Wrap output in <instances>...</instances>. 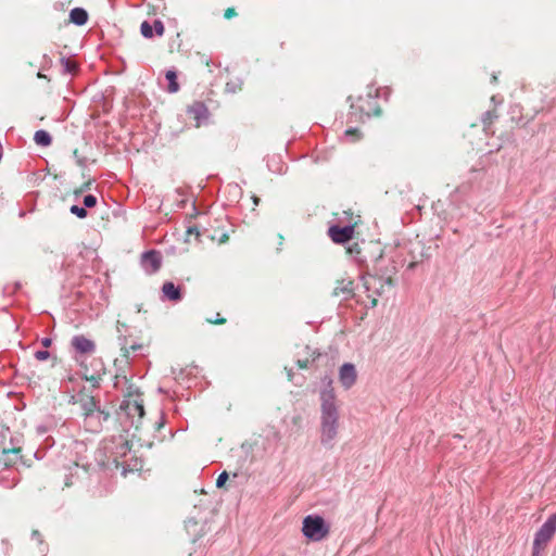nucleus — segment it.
<instances>
[{
	"mask_svg": "<svg viewBox=\"0 0 556 556\" xmlns=\"http://www.w3.org/2000/svg\"><path fill=\"white\" fill-rule=\"evenodd\" d=\"M22 452L21 447H5L3 446L2 453L0 455V464L4 467H10L14 465Z\"/></svg>",
	"mask_w": 556,
	"mask_h": 556,
	"instance_id": "obj_18",
	"label": "nucleus"
},
{
	"mask_svg": "<svg viewBox=\"0 0 556 556\" xmlns=\"http://www.w3.org/2000/svg\"><path fill=\"white\" fill-rule=\"evenodd\" d=\"M555 292H556V285H555Z\"/></svg>",
	"mask_w": 556,
	"mask_h": 556,
	"instance_id": "obj_46",
	"label": "nucleus"
},
{
	"mask_svg": "<svg viewBox=\"0 0 556 556\" xmlns=\"http://www.w3.org/2000/svg\"><path fill=\"white\" fill-rule=\"evenodd\" d=\"M164 295L173 301H178L181 298L180 290L173 282H165L162 287Z\"/></svg>",
	"mask_w": 556,
	"mask_h": 556,
	"instance_id": "obj_20",
	"label": "nucleus"
},
{
	"mask_svg": "<svg viewBox=\"0 0 556 556\" xmlns=\"http://www.w3.org/2000/svg\"><path fill=\"white\" fill-rule=\"evenodd\" d=\"M345 252L349 255H354L356 262L359 263V260L362 257V243H353L352 245L346 248Z\"/></svg>",
	"mask_w": 556,
	"mask_h": 556,
	"instance_id": "obj_24",
	"label": "nucleus"
},
{
	"mask_svg": "<svg viewBox=\"0 0 556 556\" xmlns=\"http://www.w3.org/2000/svg\"><path fill=\"white\" fill-rule=\"evenodd\" d=\"M544 549L536 548L535 546L532 547V556H542V553Z\"/></svg>",
	"mask_w": 556,
	"mask_h": 556,
	"instance_id": "obj_37",
	"label": "nucleus"
},
{
	"mask_svg": "<svg viewBox=\"0 0 556 556\" xmlns=\"http://www.w3.org/2000/svg\"><path fill=\"white\" fill-rule=\"evenodd\" d=\"M321 430L320 441L325 446H332V442L338 434V412L334 405L332 393L325 394L321 405Z\"/></svg>",
	"mask_w": 556,
	"mask_h": 556,
	"instance_id": "obj_2",
	"label": "nucleus"
},
{
	"mask_svg": "<svg viewBox=\"0 0 556 556\" xmlns=\"http://www.w3.org/2000/svg\"><path fill=\"white\" fill-rule=\"evenodd\" d=\"M281 240H283V237L280 235L278 238V241H281Z\"/></svg>",
	"mask_w": 556,
	"mask_h": 556,
	"instance_id": "obj_44",
	"label": "nucleus"
},
{
	"mask_svg": "<svg viewBox=\"0 0 556 556\" xmlns=\"http://www.w3.org/2000/svg\"><path fill=\"white\" fill-rule=\"evenodd\" d=\"M140 31L143 37L151 38L153 36V26H151L147 21L141 23Z\"/></svg>",
	"mask_w": 556,
	"mask_h": 556,
	"instance_id": "obj_26",
	"label": "nucleus"
},
{
	"mask_svg": "<svg viewBox=\"0 0 556 556\" xmlns=\"http://www.w3.org/2000/svg\"><path fill=\"white\" fill-rule=\"evenodd\" d=\"M302 532L312 541H320L329 533V527L320 516L308 515L303 519Z\"/></svg>",
	"mask_w": 556,
	"mask_h": 556,
	"instance_id": "obj_4",
	"label": "nucleus"
},
{
	"mask_svg": "<svg viewBox=\"0 0 556 556\" xmlns=\"http://www.w3.org/2000/svg\"><path fill=\"white\" fill-rule=\"evenodd\" d=\"M84 204L87 207H93L97 204V198L92 194H88L84 198Z\"/></svg>",
	"mask_w": 556,
	"mask_h": 556,
	"instance_id": "obj_30",
	"label": "nucleus"
},
{
	"mask_svg": "<svg viewBox=\"0 0 556 556\" xmlns=\"http://www.w3.org/2000/svg\"><path fill=\"white\" fill-rule=\"evenodd\" d=\"M350 216L349 225L341 227L338 225L331 226L328 229V236L330 239L338 244L345 243L354 237L355 228L361 223V216H354L352 213L345 212Z\"/></svg>",
	"mask_w": 556,
	"mask_h": 556,
	"instance_id": "obj_5",
	"label": "nucleus"
},
{
	"mask_svg": "<svg viewBox=\"0 0 556 556\" xmlns=\"http://www.w3.org/2000/svg\"><path fill=\"white\" fill-rule=\"evenodd\" d=\"M198 55L200 58V63L205 65L206 67H208V72L211 73L212 72L210 70L211 60L205 54L198 53Z\"/></svg>",
	"mask_w": 556,
	"mask_h": 556,
	"instance_id": "obj_36",
	"label": "nucleus"
},
{
	"mask_svg": "<svg viewBox=\"0 0 556 556\" xmlns=\"http://www.w3.org/2000/svg\"><path fill=\"white\" fill-rule=\"evenodd\" d=\"M71 213L76 215L77 217L79 218H85L87 217V211L86 208L84 207H80L78 205H72L71 208H70Z\"/></svg>",
	"mask_w": 556,
	"mask_h": 556,
	"instance_id": "obj_28",
	"label": "nucleus"
},
{
	"mask_svg": "<svg viewBox=\"0 0 556 556\" xmlns=\"http://www.w3.org/2000/svg\"><path fill=\"white\" fill-rule=\"evenodd\" d=\"M357 378L355 366L350 363H345L341 366L339 371V380L345 389H350Z\"/></svg>",
	"mask_w": 556,
	"mask_h": 556,
	"instance_id": "obj_15",
	"label": "nucleus"
},
{
	"mask_svg": "<svg viewBox=\"0 0 556 556\" xmlns=\"http://www.w3.org/2000/svg\"><path fill=\"white\" fill-rule=\"evenodd\" d=\"M281 240H283V237L280 235L278 238V241H281Z\"/></svg>",
	"mask_w": 556,
	"mask_h": 556,
	"instance_id": "obj_45",
	"label": "nucleus"
},
{
	"mask_svg": "<svg viewBox=\"0 0 556 556\" xmlns=\"http://www.w3.org/2000/svg\"><path fill=\"white\" fill-rule=\"evenodd\" d=\"M94 182V179L92 178H89L87 181H85L80 187L76 188L73 193L74 195L78 197L80 195L81 193H84L85 191L89 190L92 186V184Z\"/></svg>",
	"mask_w": 556,
	"mask_h": 556,
	"instance_id": "obj_25",
	"label": "nucleus"
},
{
	"mask_svg": "<svg viewBox=\"0 0 556 556\" xmlns=\"http://www.w3.org/2000/svg\"><path fill=\"white\" fill-rule=\"evenodd\" d=\"M41 343L45 348H49L51 345L52 341L50 338H45V339H42Z\"/></svg>",
	"mask_w": 556,
	"mask_h": 556,
	"instance_id": "obj_38",
	"label": "nucleus"
},
{
	"mask_svg": "<svg viewBox=\"0 0 556 556\" xmlns=\"http://www.w3.org/2000/svg\"><path fill=\"white\" fill-rule=\"evenodd\" d=\"M33 535L39 536V531L38 530H34L33 531Z\"/></svg>",
	"mask_w": 556,
	"mask_h": 556,
	"instance_id": "obj_41",
	"label": "nucleus"
},
{
	"mask_svg": "<svg viewBox=\"0 0 556 556\" xmlns=\"http://www.w3.org/2000/svg\"><path fill=\"white\" fill-rule=\"evenodd\" d=\"M34 140L38 146L48 147L52 142V138L46 130H37L34 135Z\"/></svg>",
	"mask_w": 556,
	"mask_h": 556,
	"instance_id": "obj_21",
	"label": "nucleus"
},
{
	"mask_svg": "<svg viewBox=\"0 0 556 556\" xmlns=\"http://www.w3.org/2000/svg\"><path fill=\"white\" fill-rule=\"evenodd\" d=\"M156 425H157V428L163 427V422L162 421L157 422Z\"/></svg>",
	"mask_w": 556,
	"mask_h": 556,
	"instance_id": "obj_43",
	"label": "nucleus"
},
{
	"mask_svg": "<svg viewBox=\"0 0 556 556\" xmlns=\"http://www.w3.org/2000/svg\"><path fill=\"white\" fill-rule=\"evenodd\" d=\"M351 114L355 116V121H363L364 117L376 116L382 114V110L378 103V91L369 89L366 94L358 96L351 102Z\"/></svg>",
	"mask_w": 556,
	"mask_h": 556,
	"instance_id": "obj_3",
	"label": "nucleus"
},
{
	"mask_svg": "<svg viewBox=\"0 0 556 556\" xmlns=\"http://www.w3.org/2000/svg\"><path fill=\"white\" fill-rule=\"evenodd\" d=\"M49 356H50V353L48 351H37L35 353L36 359H38L40 362L48 359Z\"/></svg>",
	"mask_w": 556,
	"mask_h": 556,
	"instance_id": "obj_34",
	"label": "nucleus"
},
{
	"mask_svg": "<svg viewBox=\"0 0 556 556\" xmlns=\"http://www.w3.org/2000/svg\"><path fill=\"white\" fill-rule=\"evenodd\" d=\"M353 280L349 278H342L338 279L336 281V287L333 288L332 294L334 296H340L344 300H348L353 296L354 294V288H353Z\"/></svg>",
	"mask_w": 556,
	"mask_h": 556,
	"instance_id": "obj_16",
	"label": "nucleus"
},
{
	"mask_svg": "<svg viewBox=\"0 0 556 556\" xmlns=\"http://www.w3.org/2000/svg\"><path fill=\"white\" fill-rule=\"evenodd\" d=\"M142 348L141 344H131L129 346H123L121 349L119 356L123 358H126V361H129V364L132 363L134 358L131 357V354L139 351Z\"/></svg>",
	"mask_w": 556,
	"mask_h": 556,
	"instance_id": "obj_23",
	"label": "nucleus"
},
{
	"mask_svg": "<svg viewBox=\"0 0 556 556\" xmlns=\"http://www.w3.org/2000/svg\"><path fill=\"white\" fill-rule=\"evenodd\" d=\"M121 448L123 450V453L125 454V452L129 450L128 442H124L122 444Z\"/></svg>",
	"mask_w": 556,
	"mask_h": 556,
	"instance_id": "obj_39",
	"label": "nucleus"
},
{
	"mask_svg": "<svg viewBox=\"0 0 556 556\" xmlns=\"http://www.w3.org/2000/svg\"><path fill=\"white\" fill-rule=\"evenodd\" d=\"M237 16V11L235 8H227L224 12V17L226 20H230L232 17Z\"/></svg>",
	"mask_w": 556,
	"mask_h": 556,
	"instance_id": "obj_35",
	"label": "nucleus"
},
{
	"mask_svg": "<svg viewBox=\"0 0 556 556\" xmlns=\"http://www.w3.org/2000/svg\"><path fill=\"white\" fill-rule=\"evenodd\" d=\"M189 119L193 121V126L199 128L208 118V109L201 101H194L186 110Z\"/></svg>",
	"mask_w": 556,
	"mask_h": 556,
	"instance_id": "obj_12",
	"label": "nucleus"
},
{
	"mask_svg": "<svg viewBox=\"0 0 556 556\" xmlns=\"http://www.w3.org/2000/svg\"><path fill=\"white\" fill-rule=\"evenodd\" d=\"M384 254V248L379 240L362 241V257L359 264L368 268L375 266Z\"/></svg>",
	"mask_w": 556,
	"mask_h": 556,
	"instance_id": "obj_8",
	"label": "nucleus"
},
{
	"mask_svg": "<svg viewBox=\"0 0 556 556\" xmlns=\"http://www.w3.org/2000/svg\"><path fill=\"white\" fill-rule=\"evenodd\" d=\"M113 365L115 368L114 386L117 387L121 379H123L125 382H128L126 372H127L128 367L130 366L129 361H126V358L118 356L114 359Z\"/></svg>",
	"mask_w": 556,
	"mask_h": 556,
	"instance_id": "obj_17",
	"label": "nucleus"
},
{
	"mask_svg": "<svg viewBox=\"0 0 556 556\" xmlns=\"http://www.w3.org/2000/svg\"><path fill=\"white\" fill-rule=\"evenodd\" d=\"M556 533V513L551 515L542 527L536 531L533 546L545 549Z\"/></svg>",
	"mask_w": 556,
	"mask_h": 556,
	"instance_id": "obj_9",
	"label": "nucleus"
},
{
	"mask_svg": "<svg viewBox=\"0 0 556 556\" xmlns=\"http://www.w3.org/2000/svg\"><path fill=\"white\" fill-rule=\"evenodd\" d=\"M153 30L156 33L157 36H162L164 34V25L161 21H155L153 25Z\"/></svg>",
	"mask_w": 556,
	"mask_h": 556,
	"instance_id": "obj_33",
	"label": "nucleus"
},
{
	"mask_svg": "<svg viewBox=\"0 0 556 556\" xmlns=\"http://www.w3.org/2000/svg\"><path fill=\"white\" fill-rule=\"evenodd\" d=\"M62 65L64 66V71L70 74L75 73L77 68V64L70 59H62Z\"/></svg>",
	"mask_w": 556,
	"mask_h": 556,
	"instance_id": "obj_27",
	"label": "nucleus"
},
{
	"mask_svg": "<svg viewBox=\"0 0 556 556\" xmlns=\"http://www.w3.org/2000/svg\"><path fill=\"white\" fill-rule=\"evenodd\" d=\"M71 345L75 351L76 361L84 368V378L92 382L93 387H98L100 380H102V377L105 374L103 362L101 358H93L91 361V365H94L92 370H90L86 364L87 358L93 355L97 351L96 342L84 334H77L72 338Z\"/></svg>",
	"mask_w": 556,
	"mask_h": 556,
	"instance_id": "obj_1",
	"label": "nucleus"
},
{
	"mask_svg": "<svg viewBox=\"0 0 556 556\" xmlns=\"http://www.w3.org/2000/svg\"><path fill=\"white\" fill-rule=\"evenodd\" d=\"M147 256H151V257H154V253L153 252H150L147 254Z\"/></svg>",
	"mask_w": 556,
	"mask_h": 556,
	"instance_id": "obj_42",
	"label": "nucleus"
},
{
	"mask_svg": "<svg viewBox=\"0 0 556 556\" xmlns=\"http://www.w3.org/2000/svg\"><path fill=\"white\" fill-rule=\"evenodd\" d=\"M386 286H393V279L391 277H388L387 279H383L377 275H368L365 277L364 287L367 291V298L369 299L372 307L377 306L378 296L383 293Z\"/></svg>",
	"mask_w": 556,
	"mask_h": 556,
	"instance_id": "obj_6",
	"label": "nucleus"
},
{
	"mask_svg": "<svg viewBox=\"0 0 556 556\" xmlns=\"http://www.w3.org/2000/svg\"><path fill=\"white\" fill-rule=\"evenodd\" d=\"M110 418V413L97 408L96 410L84 416L83 425L86 431L98 433L102 430L103 424Z\"/></svg>",
	"mask_w": 556,
	"mask_h": 556,
	"instance_id": "obj_11",
	"label": "nucleus"
},
{
	"mask_svg": "<svg viewBox=\"0 0 556 556\" xmlns=\"http://www.w3.org/2000/svg\"><path fill=\"white\" fill-rule=\"evenodd\" d=\"M75 404L78 405L83 417L99 408L94 396L89 395L84 391H80L77 394Z\"/></svg>",
	"mask_w": 556,
	"mask_h": 556,
	"instance_id": "obj_14",
	"label": "nucleus"
},
{
	"mask_svg": "<svg viewBox=\"0 0 556 556\" xmlns=\"http://www.w3.org/2000/svg\"><path fill=\"white\" fill-rule=\"evenodd\" d=\"M128 417L142 419L144 415L143 400L141 394L137 390H132V387H128V392L121 405Z\"/></svg>",
	"mask_w": 556,
	"mask_h": 556,
	"instance_id": "obj_7",
	"label": "nucleus"
},
{
	"mask_svg": "<svg viewBox=\"0 0 556 556\" xmlns=\"http://www.w3.org/2000/svg\"><path fill=\"white\" fill-rule=\"evenodd\" d=\"M345 136L352 137V141H357L362 138V134L358 128H349L345 130Z\"/></svg>",
	"mask_w": 556,
	"mask_h": 556,
	"instance_id": "obj_29",
	"label": "nucleus"
},
{
	"mask_svg": "<svg viewBox=\"0 0 556 556\" xmlns=\"http://www.w3.org/2000/svg\"><path fill=\"white\" fill-rule=\"evenodd\" d=\"M206 321L212 325H224L226 324V318L220 317V314L217 313L216 318H207Z\"/></svg>",
	"mask_w": 556,
	"mask_h": 556,
	"instance_id": "obj_31",
	"label": "nucleus"
},
{
	"mask_svg": "<svg viewBox=\"0 0 556 556\" xmlns=\"http://www.w3.org/2000/svg\"><path fill=\"white\" fill-rule=\"evenodd\" d=\"M227 480H228V473H227L226 471H223V472L218 476V478H217V480H216V485H217V488H223V486L225 485V483H226V481H227Z\"/></svg>",
	"mask_w": 556,
	"mask_h": 556,
	"instance_id": "obj_32",
	"label": "nucleus"
},
{
	"mask_svg": "<svg viewBox=\"0 0 556 556\" xmlns=\"http://www.w3.org/2000/svg\"><path fill=\"white\" fill-rule=\"evenodd\" d=\"M299 365H300V367H301V368H305V367H306V364H305V363H301V362H299Z\"/></svg>",
	"mask_w": 556,
	"mask_h": 556,
	"instance_id": "obj_40",
	"label": "nucleus"
},
{
	"mask_svg": "<svg viewBox=\"0 0 556 556\" xmlns=\"http://www.w3.org/2000/svg\"><path fill=\"white\" fill-rule=\"evenodd\" d=\"M68 473L65 475L64 485L70 488L81 482L87 476L86 467H81L78 463L74 462L72 466L67 468Z\"/></svg>",
	"mask_w": 556,
	"mask_h": 556,
	"instance_id": "obj_13",
	"label": "nucleus"
},
{
	"mask_svg": "<svg viewBox=\"0 0 556 556\" xmlns=\"http://www.w3.org/2000/svg\"><path fill=\"white\" fill-rule=\"evenodd\" d=\"M194 238L197 242H203L204 240H210L211 242H217L218 244L226 243L229 239L226 232H222L220 235L211 233L207 228L200 230L197 226L188 227L186 230L185 241L190 243L192 241L191 238Z\"/></svg>",
	"mask_w": 556,
	"mask_h": 556,
	"instance_id": "obj_10",
	"label": "nucleus"
},
{
	"mask_svg": "<svg viewBox=\"0 0 556 556\" xmlns=\"http://www.w3.org/2000/svg\"><path fill=\"white\" fill-rule=\"evenodd\" d=\"M165 77L168 81L167 91L175 93L179 90V84L177 83V74L175 71H167Z\"/></svg>",
	"mask_w": 556,
	"mask_h": 556,
	"instance_id": "obj_22",
	"label": "nucleus"
},
{
	"mask_svg": "<svg viewBox=\"0 0 556 556\" xmlns=\"http://www.w3.org/2000/svg\"><path fill=\"white\" fill-rule=\"evenodd\" d=\"M88 21V13L83 8H75L70 12V22L75 25H85Z\"/></svg>",
	"mask_w": 556,
	"mask_h": 556,
	"instance_id": "obj_19",
	"label": "nucleus"
}]
</instances>
